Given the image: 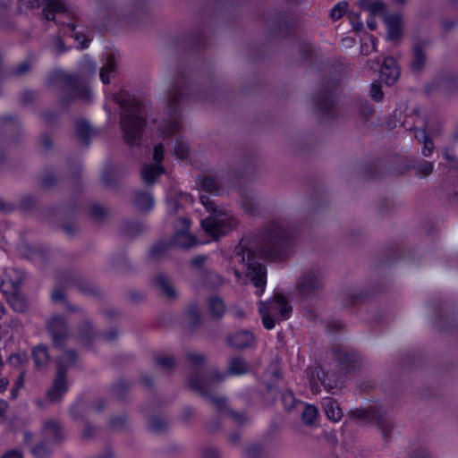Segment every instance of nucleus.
Masks as SVG:
<instances>
[{
  "label": "nucleus",
  "mask_w": 458,
  "mask_h": 458,
  "mask_svg": "<svg viewBox=\"0 0 458 458\" xmlns=\"http://www.w3.org/2000/svg\"><path fill=\"white\" fill-rule=\"evenodd\" d=\"M367 24H368V26H369V28L370 30H375L376 29V22L372 19H369L367 21Z\"/></svg>",
  "instance_id": "obj_37"
},
{
  "label": "nucleus",
  "mask_w": 458,
  "mask_h": 458,
  "mask_svg": "<svg viewBox=\"0 0 458 458\" xmlns=\"http://www.w3.org/2000/svg\"><path fill=\"white\" fill-rule=\"evenodd\" d=\"M136 202L142 210H148L154 206V199L148 193H140L136 198Z\"/></svg>",
  "instance_id": "obj_21"
},
{
  "label": "nucleus",
  "mask_w": 458,
  "mask_h": 458,
  "mask_svg": "<svg viewBox=\"0 0 458 458\" xmlns=\"http://www.w3.org/2000/svg\"><path fill=\"white\" fill-rule=\"evenodd\" d=\"M279 311L277 314V320L287 319L292 312V307L288 304L286 299L282 295L280 301Z\"/></svg>",
  "instance_id": "obj_22"
},
{
  "label": "nucleus",
  "mask_w": 458,
  "mask_h": 458,
  "mask_svg": "<svg viewBox=\"0 0 458 458\" xmlns=\"http://www.w3.org/2000/svg\"><path fill=\"white\" fill-rule=\"evenodd\" d=\"M32 355L36 365L38 367L47 364L49 360L47 349L41 345L34 348Z\"/></svg>",
  "instance_id": "obj_20"
},
{
  "label": "nucleus",
  "mask_w": 458,
  "mask_h": 458,
  "mask_svg": "<svg viewBox=\"0 0 458 458\" xmlns=\"http://www.w3.org/2000/svg\"><path fill=\"white\" fill-rule=\"evenodd\" d=\"M242 261L247 269V276L250 278L251 282L258 288L257 294H262L264 292V286L267 283V273L265 267L254 260L253 254L249 253L247 259H245V258L243 257Z\"/></svg>",
  "instance_id": "obj_2"
},
{
  "label": "nucleus",
  "mask_w": 458,
  "mask_h": 458,
  "mask_svg": "<svg viewBox=\"0 0 458 458\" xmlns=\"http://www.w3.org/2000/svg\"><path fill=\"white\" fill-rule=\"evenodd\" d=\"M47 8L55 13L54 14H51L48 11H47L46 16L48 20L56 19L59 22L64 23L63 17L66 15L68 10L65 3L63 0H52L48 4Z\"/></svg>",
  "instance_id": "obj_10"
},
{
  "label": "nucleus",
  "mask_w": 458,
  "mask_h": 458,
  "mask_svg": "<svg viewBox=\"0 0 458 458\" xmlns=\"http://www.w3.org/2000/svg\"><path fill=\"white\" fill-rule=\"evenodd\" d=\"M423 55L421 54V52L418 49L415 50V59L413 61V63L411 64V67L412 69L414 70H419L421 65H422V63H423Z\"/></svg>",
  "instance_id": "obj_30"
},
{
  "label": "nucleus",
  "mask_w": 458,
  "mask_h": 458,
  "mask_svg": "<svg viewBox=\"0 0 458 458\" xmlns=\"http://www.w3.org/2000/svg\"><path fill=\"white\" fill-rule=\"evenodd\" d=\"M318 415V410L314 405L306 404L301 418L305 424L312 425L317 420Z\"/></svg>",
  "instance_id": "obj_19"
},
{
  "label": "nucleus",
  "mask_w": 458,
  "mask_h": 458,
  "mask_svg": "<svg viewBox=\"0 0 458 458\" xmlns=\"http://www.w3.org/2000/svg\"><path fill=\"white\" fill-rule=\"evenodd\" d=\"M55 323H56V324H57V323H59V318H54V319L50 322V324H49V327H50V328H53V327H54V325H55Z\"/></svg>",
  "instance_id": "obj_41"
},
{
  "label": "nucleus",
  "mask_w": 458,
  "mask_h": 458,
  "mask_svg": "<svg viewBox=\"0 0 458 458\" xmlns=\"http://www.w3.org/2000/svg\"><path fill=\"white\" fill-rule=\"evenodd\" d=\"M165 293H166L168 296H173V295H174V290H173V289H172V287H171V286H169V285H166V286L165 287Z\"/></svg>",
  "instance_id": "obj_38"
},
{
  "label": "nucleus",
  "mask_w": 458,
  "mask_h": 458,
  "mask_svg": "<svg viewBox=\"0 0 458 458\" xmlns=\"http://www.w3.org/2000/svg\"><path fill=\"white\" fill-rule=\"evenodd\" d=\"M26 360L27 356L25 353L13 354L9 357V362L14 367L21 365Z\"/></svg>",
  "instance_id": "obj_26"
},
{
  "label": "nucleus",
  "mask_w": 458,
  "mask_h": 458,
  "mask_svg": "<svg viewBox=\"0 0 458 458\" xmlns=\"http://www.w3.org/2000/svg\"><path fill=\"white\" fill-rule=\"evenodd\" d=\"M189 227L187 218H179L175 223L174 241L180 247L188 248L197 244L195 238L189 233Z\"/></svg>",
  "instance_id": "obj_5"
},
{
  "label": "nucleus",
  "mask_w": 458,
  "mask_h": 458,
  "mask_svg": "<svg viewBox=\"0 0 458 458\" xmlns=\"http://www.w3.org/2000/svg\"><path fill=\"white\" fill-rule=\"evenodd\" d=\"M325 412L327 418L335 422L339 421L342 418V411L338 404L332 399L327 398L324 400Z\"/></svg>",
  "instance_id": "obj_13"
},
{
  "label": "nucleus",
  "mask_w": 458,
  "mask_h": 458,
  "mask_svg": "<svg viewBox=\"0 0 458 458\" xmlns=\"http://www.w3.org/2000/svg\"><path fill=\"white\" fill-rule=\"evenodd\" d=\"M235 276H236L237 277H239V273H238V272H235Z\"/></svg>",
  "instance_id": "obj_49"
},
{
  "label": "nucleus",
  "mask_w": 458,
  "mask_h": 458,
  "mask_svg": "<svg viewBox=\"0 0 458 458\" xmlns=\"http://www.w3.org/2000/svg\"><path fill=\"white\" fill-rule=\"evenodd\" d=\"M320 372H321V371H320V369H317V377H318V379H315V377H312L310 378V384H311V387H312V389H314V388H316V387H317V386H318V382H320V383H321L322 385H324L326 387H330V386H331L328 383H327V382L325 381V379H324V378H320V377H319Z\"/></svg>",
  "instance_id": "obj_32"
},
{
  "label": "nucleus",
  "mask_w": 458,
  "mask_h": 458,
  "mask_svg": "<svg viewBox=\"0 0 458 458\" xmlns=\"http://www.w3.org/2000/svg\"><path fill=\"white\" fill-rule=\"evenodd\" d=\"M23 279L22 273L15 268L7 269L2 277V286L5 293H14Z\"/></svg>",
  "instance_id": "obj_6"
},
{
  "label": "nucleus",
  "mask_w": 458,
  "mask_h": 458,
  "mask_svg": "<svg viewBox=\"0 0 458 458\" xmlns=\"http://www.w3.org/2000/svg\"><path fill=\"white\" fill-rule=\"evenodd\" d=\"M164 156V148L162 145H157L154 149V160L153 165L146 166L141 172L142 179L147 183H152L156 178L164 173V168L160 165Z\"/></svg>",
  "instance_id": "obj_4"
},
{
  "label": "nucleus",
  "mask_w": 458,
  "mask_h": 458,
  "mask_svg": "<svg viewBox=\"0 0 458 458\" xmlns=\"http://www.w3.org/2000/svg\"><path fill=\"white\" fill-rule=\"evenodd\" d=\"M3 458H21V454L17 451L7 453Z\"/></svg>",
  "instance_id": "obj_34"
},
{
  "label": "nucleus",
  "mask_w": 458,
  "mask_h": 458,
  "mask_svg": "<svg viewBox=\"0 0 458 458\" xmlns=\"http://www.w3.org/2000/svg\"><path fill=\"white\" fill-rule=\"evenodd\" d=\"M3 365V360H2V357L0 356V368L2 367Z\"/></svg>",
  "instance_id": "obj_47"
},
{
  "label": "nucleus",
  "mask_w": 458,
  "mask_h": 458,
  "mask_svg": "<svg viewBox=\"0 0 458 458\" xmlns=\"http://www.w3.org/2000/svg\"><path fill=\"white\" fill-rule=\"evenodd\" d=\"M363 24L361 21H358L357 23H353V28L356 30H360L362 28Z\"/></svg>",
  "instance_id": "obj_40"
},
{
  "label": "nucleus",
  "mask_w": 458,
  "mask_h": 458,
  "mask_svg": "<svg viewBox=\"0 0 458 458\" xmlns=\"http://www.w3.org/2000/svg\"><path fill=\"white\" fill-rule=\"evenodd\" d=\"M67 390L68 383L64 375L61 373V369L59 368L57 377L54 382L53 386L47 392V396L51 401H56L62 397L67 392Z\"/></svg>",
  "instance_id": "obj_8"
},
{
  "label": "nucleus",
  "mask_w": 458,
  "mask_h": 458,
  "mask_svg": "<svg viewBox=\"0 0 458 458\" xmlns=\"http://www.w3.org/2000/svg\"><path fill=\"white\" fill-rule=\"evenodd\" d=\"M4 314V308L0 304V319L3 318Z\"/></svg>",
  "instance_id": "obj_42"
},
{
  "label": "nucleus",
  "mask_w": 458,
  "mask_h": 458,
  "mask_svg": "<svg viewBox=\"0 0 458 458\" xmlns=\"http://www.w3.org/2000/svg\"><path fill=\"white\" fill-rule=\"evenodd\" d=\"M291 399H293V395L291 394H288L287 395L284 396V401L291 400Z\"/></svg>",
  "instance_id": "obj_43"
},
{
  "label": "nucleus",
  "mask_w": 458,
  "mask_h": 458,
  "mask_svg": "<svg viewBox=\"0 0 458 458\" xmlns=\"http://www.w3.org/2000/svg\"><path fill=\"white\" fill-rule=\"evenodd\" d=\"M209 307H210L211 312L215 316H220L225 310V304L218 298H212L209 301Z\"/></svg>",
  "instance_id": "obj_23"
},
{
  "label": "nucleus",
  "mask_w": 458,
  "mask_h": 458,
  "mask_svg": "<svg viewBox=\"0 0 458 458\" xmlns=\"http://www.w3.org/2000/svg\"><path fill=\"white\" fill-rule=\"evenodd\" d=\"M168 209H169V211L175 212L176 211L175 204L174 202L169 201L168 202Z\"/></svg>",
  "instance_id": "obj_39"
},
{
  "label": "nucleus",
  "mask_w": 458,
  "mask_h": 458,
  "mask_svg": "<svg viewBox=\"0 0 458 458\" xmlns=\"http://www.w3.org/2000/svg\"><path fill=\"white\" fill-rule=\"evenodd\" d=\"M254 341L253 335L249 331H240L232 335L228 342L235 348H245L250 345Z\"/></svg>",
  "instance_id": "obj_12"
},
{
  "label": "nucleus",
  "mask_w": 458,
  "mask_h": 458,
  "mask_svg": "<svg viewBox=\"0 0 458 458\" xmlns=\"http://www.w3.org/2000/svg\"><path fill=\"white\" fill-rule=\"evenodd\" d=\"M48 453V449L45 447V445H38L33 449V454L36 456H43Z\"/></svg>",
  "instance_id": "obj_33"
},
{
  "label": "nucleus",
  "mask_w": 458,
  "mask_h": 458,
  "mask_svg": "<svg viewBox=\"0 0 458 458\" xmlns=\"http://www.w3.org/2000/svg\"><path fill=\"white\" fill-rule=\"evenodd\" d=\"M64 359H65V360H69L70 361H73V360H74V359H75V354H74L72 352H67L64 354Z\"/></svg>",
  "instance_id": "obj_36"
},
{
  "label": "nucleus",
  "mask_w": 458,
  "mask_h": 458,
  "mask_svg": "<svg viewBox=\"0 0 458 458\" xmlns=\"http://www.w3.org/2000/svg\"><path fill=\"white\" fill-rule=\"evenodd\" d=\"M282 295H276L272 301L268 302H260L259 310L262 317L264 327L270 330L276 326L277 320V314L279 311L280 301Z\"/></svg>",
  "instance_id": "obj_3"
},
{
  "label": "nucleus",
  "mask_w": 458,
  "mask_h": 458,
  "mask_svg": "<svg viewBox=\"0 0 458 458\" xmlns=\"http://www.w3.org/2000/svg\"><path fill=\"white\" fill-rule=\"evenodd\" d=\"M415 137L419 141L423 142V155L426 157L431 155L434 146L432 141L428 139L425 130H417L415 132Z\"/></svg>",
  "instance_id": "obj_17"
},
{
  "label": "nucleus",
  "mask_w": 458,
  "mask_h": 458,
  "mask_svg": "<svg viewBox=\"0 0 458 458\" xmlns=\"http://www.w3.org/2000/svg\"><path fill=\"white\" fill-rule=\"evenodd\" d=\"M347 44V46H349L351 43H352V40L348 39V38H345L344 40Z\"/></svg>",
  "instance_id": "obj_46"
},
{
  "label": "nucleus",
  "mask_w": 458,
  "mask_h": 458,
  "mask_svg": "<svg viewBox=\"0 0 458 458\" xmlns=\"http://www.w3.org/2000/svg\"><path fill=\"white\" fill-rule=\"evenodd\" d=\"M387 28L388 40L395 41L401 35V18L399 15H389L384 18Z\"/></svg>",
  "instance_id": "obj_9"
},
{
  "label": "nucleus",
  "mask_w": 458,
  "mask_h": 458,
  "mask_svg": "<svg viewBox=\"0 0 458 458\" xmlns=\"http://www.w3.org/2000/svg\"><path fill=\"white\" fill-rule=\"evenodd\" d=\"M368 41L369 43L370 49L367 48V42H364L361 46V51L366 55L376 50V39L370 37L368 38Z\"/></svg>",
  "instance_id": "obj_31"
},
{
  "label": "nucleus",
  "mask_w": 458,
  "mask_h": 458,
  "mask_svg": "<svg viewBox=\"0 0 458 458\" xmlns=\"http://www.w3.org/2000/svg\"><path fill=\"white\" fill-rule=\"evenodd\" d=\"M9 382L6 378H0V393L5 391Z\"/></svg>",
  "instance_id": "obj_35"
},
{
  "label": "nucleus",
  "mask_w": 458,
  "mask_h": 458,
  "mask_svg": "<svg viewBox=\"0 0 458 458\" xmlns=\"http://www.w3.org/2000/svg\"><path fill=\"white\" fill-rule=\"evenodd\" d=\"M115 71V60L114 57L108 58L100 71V79L104 84L110 82V77Z\"/></svg>",
  "instance_id": "obj_16"
},
{
  "label": "nucleus",
  "mask_w": 458,
  "mask_h": 458,
  "mask_svg": "<svg viewBox=\"0 0 458 458\" xmlns=\"http://www.w3.org/2000/svg\"><path fill=\"white\" fill-rule=\"evenodd\" d=\"M9 303L11 307L18 312H22L26 310L27 303L21 295L18 294L16 292L10 293Z\"/></svg>",
  "instance_id": "obj_18"
},
{
  "label": "nucleus",
  "mask_w": 458,
  "mask_h": 458,
  "mask_svg": "<svg viewBox=\"0 0 458 458\" xmlns=\"http://www.w3.org/2000/svg\"><path fill=\"white\" fill-rule=\"evenodd\" d=\"M67 29L69 30V36L71 38H73L74 40L77 42V47L83 49L89 47V40L84 34L83 30L77 31L75 26L72 23L67 24Z\"/></svg>",
  "instance_id": "obj_14"
},
{
  "label": "nucleus",
  "mask_w": 458,
  "mask_h": 458,
  "mask_svg": "<svg viewBox=\"0 0 458 458\" xmlns=\"http://www.w3.org/2000/svg\"><path fill=\"white\" fill-rule=\"evenodd\" d=\"M24 386V375L21 374L11 391L12 397L15 399L18 395V392Z\"/></svg>",
  "instance_id": "obj_27"
},
{
  "label": "nucleus",
  "mask_w": 458,
  "mask_h": 458,
  "mask_svg": "<svg viewBox=\"0 0 458 458\" xmlns=\"http://www.w3.org/2000/svg\"><path fill=\"white\" fill-rule=\"evenodd\" d=\"M55 428H56L55 424H51L50 427H49V429L53 428V430H55Z\"/></svg>",
  "instance_id": "obj_45"
},
{
  "label": "nucleus",
  "mask_w": 458,
  "mask_h": 458,
  "mask_svg": "<svg viewBox=\"0 0 458 458\" xmlns=\"http://www.w3.org/2000/svg\"><path fill=\"white\" fill-rule=\"evenodd\" d=\"M400 75L399 68L393 58H386L380 70V77L387 85L394 84Z\"/></svg>",
  "instance_id": "obj_7"
},
{
  "label": "nucleus",
  "mask_w": 458,
  "mask_h": 458,
  "mask_svg": "<svg viewBox=\"0 0 458 458\" xmlns=\"http://www.w3.org/2000/svg\"><path fill=\"white\" fill-rule=\"evenodd\" d=\"M21 2L22 4H26V3H27V0H21Z\"/></svg>",
  "instance_id": "obj_48"
},
{
  "label": "nucleus",
  "mask_w": 458,
  "mask_h": 458,
  "mask_svg": "<svg viewBox=\"0 0 458 458\" xmlns=\"http://www.w3.org/2000/svg\"><path fill=\"white\" fill-rule=\"evenodd\" d=\"M346 10L347 3L340 2L332 8L330 15L334 20H338L345 13Z\"/></svg>",
  "instance_id": "obj_24"
},
{
  "label": "nucleus",
  "mask_w": 458,
  "mask_h": 458,
  "mask_svg": "<svg viewBox=\"0 0 458 458\" xmlns=\"http://www.w3.org/2000/svg\"><path fill=\"white\" fill-rule=\"evenodd\" d=\"M230 369L233 374H242L246 369L245 362L240 359L234 360L231 364Z\"/></svg>",
  "instance_id": "obj_25"
},
{
  "label": "nucleus",
  "mask_w": 458,
  "mask_h": 458,
  "mask_svg": "<svg viewBox=\"0 0 458 458\" xmlns=\"http://www.w3.org/2000/svg\"><path fill=\"white\" fill-rule=\"evenodd\" d=\"M53 298L56 300V299L61 298V295H58V294H56V293H54V294H53Z\"/></svg>",
  "instance_id": "obj_44"
},
{
  "label": "nucleus",
  "mask_w": 458,
  "mask_h": 458,
  "mask_svg": "<svg viewBox=\"0 0 458 458\" xmlns=\"http://www.w3.org/2000/svg\"><path fill=\"white\" fill-rule=\"evenodd\" d=\"M188 147L185 143H179L175 147V155L179 158H184L187 157Z\"/></svg>",
  "instance_id": "obj_29"
},
{
  "label": "nucleus",
  "mask_w": 458,
  "mask_h": 458,
  "mask_svg": "<svg viewBox=\"0 0 458 458\" xmlns=\"http://www.w3.org/2000/svg\"><path fill=\"white\" fill-rule=\"evenodd\" d=\"M141 122L134 119H127L123 118L122 120V128L124 131V136L126 140L131 142L134 138L140 133L141 131Z\"/></svg>",
  "instance_id": "obj_11"
},
{
  "label": "nucleus",
  "mask_w": 458,
  "mask_h": 458,
  "mask_svg": "<svg viewBox=\"0 0 458 458\" xmlns=\"http://www.w3.org/2000/svg\"><path fill=\"white\" fill-rule=\"evenodd\" d=\"M370 95L373 99L379 101L383 98V92L381 89V86L378 84H373L370 90Z\"/></svg>",
  "instance_id": "obj_28"
},
{
  "label": "nucleus",
  "mask_w": 458,
  "mask_h": 458,
  "mask_svg": "<svg viewBox=\"0 0 458 458\" xmlns=\"http://www.w3.org/2000/svg\"><path fill=\"white\" fill-rule=\"evenodd\" d=\"M201 202L208 212H212L209 216L201 221V226L207 234L213 240H216L232 228V216L227 213L216 210L213 203L206 201L203 197Z\"/></svg>",
  "instance_id": "obj_1"
},
{
  "label": "nucleus",
  "mask_w": 458,
  "mask_h": 458,
  "mask_svg": "<svg viewBox=\"0 0 458 458\" xmlns=\"http://www.w3.org/2000/svg\"><path fill=\"white\" fill-rule=\"evenodd\" d=\"M360 4L373 16L382 15L385 12V5L380 1L360 0Z\"/></svg>",
  "instance_id": "obj_15"
}]
</instances>
